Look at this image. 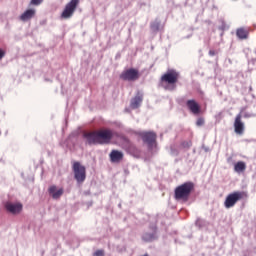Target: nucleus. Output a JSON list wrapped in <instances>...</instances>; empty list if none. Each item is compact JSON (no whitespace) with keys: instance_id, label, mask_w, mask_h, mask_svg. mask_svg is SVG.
<instances>
[{"instance_id":"f257e3e1","label":"nucleus","mask_w":256,"mask_h":256,"mask_svg":"<svg viewBox=\"0 0 256 256\" xmlns=\"http://www.w3.org/2000/svg\"><path fill=\"white\" fill-rule=\"evenodd\" d=\"M85 139L88 143H94L99 145H104L109 143L113 137V132L109 129H101L94 132H88L84 134Z\"/></svg>"},{"instance_id":"f03ea898","label":"nucleus","mask_w":256,"mask_h":256,"mask_svg":"<svg viewBox=\"0 0 256 256\" xmlns=\"http://www.w3.org/2000/svg\"><path fill=\"white\" fill-rule=\"evenodd\" d=\"M162 83H166L165 89L168 91H173L175 89V85H177V81H179V72L174 69L168 70L161 77Z\"/></svg>"},{"instance_id":"7ed1b4c3","label":"nucleus","mask_w":256,"mask_h":256,"mask_svg":"<svg viewBox=\"0 0 256 256\" xmlns=\"http://www.w3.org/2000/svg\"><path fill=\"white\" fill-rule=\"evenodd\" d=\"M191 191H193V183L186 182L175 189V198L187 201Z\"/></svg>"},{"instance_id":"20e7f679","label":"nucleus","mask_w":256,"mask_h":256,"mask_svg":"<svg viewBox=\"0 0 256 256\" xmlns=\"http://www.w3.org/2000/svg\"><path fill=\"white\" fill-rule=\"evenodd\" d=\"M244 197H247V194L245 192L236 191L229 194L224 202L226 209H231V207H235L237 201H241V199H244Z\"/></svg>"},{"instance_id":"39448f33","label":"nucleus","mask_w":256,"mask_h":256,"mask_svg":"<svg viewBox=\"0 0 256 256\" xmlns=\"http://www.w3.org/2000/svg\"><path fill=\"white\" fill-rule=\"evenodd\" d=\"M74 177L78 183H83L86 179L85 166L81 165L79 162L73 163Z\"/></svg>"},{"instance_id":"423d86ee","label":"nucleus","mask_w":256,"mask_h":256,"mask_svg":"<svg viewBox=\"0 0 256 256\" xmlns=\"http://www.w3.org/2000/svg\"><path fill=\"white\" fill-rule=\"evenodd\" d=\"M77 5H79V0H71L68 4H66L62 14V19H70V17H73V14L75 13V9H77Z\"/></svg>"},{"instance_id":"0eeeda50","label":"nucleus","mask_w":256,"mask_h":256,"mask_svg":"<svg viewBox=\"0 0 256 256\" xmlns=\"http://www.w3.org/2000/svg\"><path fill=\"white\" fill-rule=\"evenodd\" d=\"M124 81H137L139 79V70L130 68L122 72L120 75Z\"/></svg>"},{"instance_id":"6e6552de","label":"nucleus","mask_w":256,"mask_h":256,"mask_svg":"<svg viewBox=\"0 0 256 256\" xmlns=\"http://www.w3.org/2000/svg\"><path fill=\"white\" fill-rule=\"evenodd\" d=\"M5 209L8 213H12V215H17L20 211H23V204L19 202H7L5 204Z\"/></svg>"},{"instance_id":"1a4fd4ad","label":"nucleus","mask_w":256,"mask_h":256,"mask_svg":"<svg viewBox=\"0 0 256 256\" xmlns=\"http://www.w3.org/2000/svg\"><path fill=\"white\" fill-rule=\"evenodd\" d=\"M242 115L238 114L234 121V131L237 135H243L245 133V123H243Z\"/></svg>"},{"instance_id":"9d476101","label":"nucleus","mask_w":256,"mask_h":256,"mask_svg":"<svg viewBox=\"0 0 256 256\" xmlns=\"http://www.w3.org/2000/svg\"><path fill=\"white\" fill-rule=\"evenodd\" d=\"M142 139L145 143H147L150 147L155 145V141L157 139V135L153 132H146L142 134Z\"/></svg>"},{"instance_id":"9b49d317","label":"nucleus","mask_w":256,"mask_h":256,"mask_svg":"<svg viewBox=\"0 0 256 256\" xmlns=\"http://www.w3.org/2000/svg\"><path fill=\"white\" fill-rule=\"evenodd\" d=\"M187 107L194 115H199L201 113V107L195 100H188Z\"/></svg>"},{"instance_id":"f8f14e48","label":"nucleus","mask_w":256,"mask_h":256,"mask_svg":"<svg viewBox=\"0 0 256 256\" xmlns=\"http://www.w3.org/2000/svg\"><path fill=\"white\" fill-rule=\"evenodd\" d=\"M49 193L53 199H59L63 195V188H57V186H51L49 188Z\"/></svg>"},{"instance_id":"ddd939ff","label":"nucleus","mask_w":256,"mask_h":256,"mask_svg":"<svg viewBox=\"0 0 256 256\" xmlns=\"http://www.w3.org/2000/svg\"><path fill=\"white\" fill-rule=\"evenodd\" d=\"M35 13V9H28L20 16V20L30 21V19H33L35 17Z\"/></svg>"},{"instance_id":"4468645a","label":"nucleus","mask_w":256,"mask_h":256,"mask_svg":"<svg viewBox=\"0 0 256 256\" xmlns=\"http://www.w3.org/2000/svg\"><path fill=\"white\" fill-rule=\"evenodd\" d=\"M110 159L113 163H119V161H121V159H123V152L113 150L110 153Z\"/></svg>"},{"instance_id":"2eb2a0df","label":"nucleus","mask_w":256,"mask_h":256,"mask_svg":"<svg viewBox=\"0 0 256 256\" xmlns=\"http://www.w3.org/2000/svg\"><path fill=\"white\" fill-rule=\"evenodd\" d=\"M236 35L239 39H247L249 37V28H238Z\"/></svg>"},{"instance_id":"dca6fc26","label":"nucleus","mask_w":256,"mask_h":256,"mask_svg":"<svg viewBox=\"0 0 256 256\" xmlns=\"http://www.w3.org/2000/svg\"><path fill=\"white\" fill-rule=\"evenodd\" d=\"M247 169V164L243 161H239L234 165V170L236 173H243Z\"/></svg>"},{"instance_id":"f3484780","label":"nucleus","mask_w":256,"mask_h":256,"mask_svg":"<svg viewBox=\"0 0 256 256\" xmlns=\"http://www.w3.org/2000/svg\"><path fill=\"white\" fill-rule=\"evenodd\" d=\"M143 101V97L141 96H136L134 99L131 101V108L132 109H137L139 105H141V102Z\"/></svg>"},{"instance_id":"a211bd4d","label":"nucleus","mask_w":256,"mask_h":256,"mask_svg":"<svg viewBox=\"0 0 256 256\" xmlns=\"http://www.w3.org/2000/svg\"><path fill=\"white\" fill-rule=\"evenodd\" d=\"M31 5H41L43 3V0H31Z\"/></svg>"},{"instance_id":"6ab92c4d","label":"nucleus","mask_w":256,"mask_h":256,"mask_svg":"<svg viewBox=\"0 0 256 256\" xmlns=\"http://www.w3.org/2000/svg\"><path fill=\"white\" fill-rule=\"evenodd\" d=\"M205 123V120H203V118H199L198 120H197V122H196V125L198 126V127H201V125H203Z\"/></svg>"},{"instance_id":"aec40b11","label":"nucleus","mask_w":256,"mask_h":256,"mask_svg":"<svg viewBox=\"0 0 256 256\" xmlns=\"http://www.w3.org/2000/svg\"><path fill=\"white\" fill-rule=\"evenodd\" d=\"M105 255V252L103 250H97L95 253H94V256H104Z\"/></svg>"},{"instance_id":"412c9836","label":"nucleus","mask_w":256,"mask_h":256,"mask_svg":"<svg viewBox=\"0 0 256 256\" xmlns=\"http://www.w3.org/2000/svg\"><path fill=\"white\" fill-rule=\"evenodd\" d=\"M2 57H5V51L0 50V59H1Z\"/></svg>"}]
</instances>
